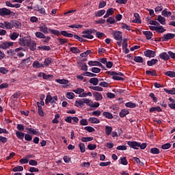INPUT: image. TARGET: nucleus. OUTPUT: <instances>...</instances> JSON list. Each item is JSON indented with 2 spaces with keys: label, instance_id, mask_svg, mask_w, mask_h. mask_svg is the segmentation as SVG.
Returning <instances> with one entry per match:
<instances>
[{
  "label": "nucleus",
  "instance_id": "f257e3e1",
  "mask_svg": "<svg viewBox=\"0 0 175 175\" xmlns=\"http://www.w3.org/2000/svg\"><path fill=\"white\" fill-rule=\"evenodd\" d=\"M75 94L79 95V98H87V96H92V93L88 92V93L84 92V90L82 88H77L72 90Z\"/></svg>",
  "mask_w": 175,
  "mask_h": 175
},
{
  "label": "nucleus",
  "instance_id": "f03ea898",
  "mask_svg": "<svg viewBox=\"0 0 175 175\" xmlns=\"http://www.w3.org/2000/svg\"><path fill=\"white\" fill-rule=\"evenodd\" d=\"M31 43H32V41L31 40V38L28 37L21 38L19 39V44H21V46H23L24 47H29Z\"/></svg>",
  "mask_w": 175,
  "mask_h": 175
},
{
  "label": "nucleus",
  "instance_id": "7ed1b4c3",
  "mask_svg": "<svg viewBox=\"0 0 175 175\" xmlns=\"http://www.w3.org/2000/svg\"><path fill=\"white\" fill-rule=\"evenodd\" d=\"M21 50H23L22 47L16 48L14 50L9 49L8 51H7V54L10 57H13V58L17 59V53H18V51H21Z\"/></svg>",
  "mask_w": 175,
  "mask_h": 175
},
{
  "label": "nucleus",
  "instance_id": "20e7f679",
  "mask_svg": "<svg viewBox=\"0 0 175 175\" xmlns=\"http://www.w3.org/2000/svg\"><path fill=\"white\" fill-rule=\"evenodd\" d=\"M12 14V11L6 8H3L0 9V16L1 17H6L7 16H10Z\"/></svg>",
  "mask_w": 175,
  "mask_h": 175
},
{
  "label": "nucleus",
  "instance_id": "39448f33",
  "mask_svg": "<svg viewBox=\"0 0 175 175\" xmlns=\"http://www.w3.org/2000/svg\"><path fill=\"white\" fill-rule=\"evenodd\" d=\"M175 38V34L172 33H167V34H164L162 37L163 42H167V40H170V39H174Z\"/></svg>",
  "mask_w": 175,
  "mask_h": 175
},
{
  "label": "nucleus",
  "instance_id": "423d86ee",
  "mask_svg": "<svg viewBox=\"0 0 175 175\" xmlns=\"http://www.w3.org/2000/svg\"><path fill=\"white\" fill-rule=\"evenodd\" d=\"M54 99V100H58V97L57 96H54L53 97L50 95V93H48L45 99V104L48 105V103H51V102Z\"/></svg>",
  "mask_w": 175,
  "mask_h": 175
},
{
  "label": "nucleus",
  "instance_id": "0eeeda50",
  "mask_svg": "<svg viewBox=\"0 0 175 175\" xmlns=\"http://www.w3.org/2000/svg\"><path fill=\"white\" fill-rule=\"evenodd\" d=\"M13 46V42H4L0 44V49L3 50H8L9 47H12Z\"/></svg>",
  "mask_w": 175,
  "mask_h": 175
},
{
  "label": "nucleus",
  "instance_id": "6e6552de",
  "mask_svg": "<svg viewBox=\"0 0 175 175\" xmlns=\"http://www.w3.org/2000/svg\"><path fill=\"white\" fill-rule=\"evenodd\" d=\"M91 32L92 31L90 29L83 31V38H85L86 39H94V36L91 35Z\"/></svg>",
  "mask_w": 175,
  "mask_h": 175
},
{
  "label": "nucleus",
  "instance_id": "1a4fd4ad",
  "mask_svg": "<svg viewBox=\"0 0 175 175\" xmlns=\"http://www.w3.org/2000/svg\"><path fill=\"white\" fill-rule=\"evenodd\" d=\"M144 54L145 57H148V58H154V57H155V51H151L150 49L145 51Z\"/></svg>",
  "mask_w": 175,
  "mask_h": 175
},
{
  "label": "nucleus",
  "instance_id": "9d476101",
  "mask_svg": "<svg viewBox=\"0 0 175 175\" xmlns=\"http://www.w3.org/2000/svg\"><path fill=\"white\" fill-rule=\"evenodd\" d=\"M113 38L118 42H122V33L121 31H116L113 33Z\"/></svg>",
  "mask_w": 175,
  "mask_h": 175
},
{
  "label": "nucleus",
  "instance_id": "9b49d317",
  "mask_svg": "<svg viewBox=\"0 0 175 175\" xmlns=\"http://www.w3.org/2000/svg\"><path fill=\"white\" fill-rule=\"evenodd\" d=\"M128 146L134 150H139V143L137 142H128Z\"/></svg>",
  "mask_w": 175,
  "mask_h": 175
},
{
  "label": "nucleus",
  "instance_id": "f8f14e48",
  "mask_svg": "<svg viewBox=\"0 0 175 175\" xmlns=\"http://www.w3.org/2000/svg\"><path fill=\"white\" fill-rule=\"evenodd\" d=\"M109 75L110 76H112L113 80H118V81L124 80V78L119 77L117 75V72L115 71L109 72Z\"/></svg>",
  "mask_w": 175,
  "mask_h": 175
},
{
  "label": "nucleus",
  "instance_id": "ddd939ff",
  "mask_svg": "<svg viewBox=\"0 0 175 175\" xmlns=\"http://www.w3.org/2000/svg\"><path fill=\"white\" fill-rule=\"evenodd\" d=\"M88 64L89 66H101V68H103V65L98 61H89Z\"/></svg>",
  "mask_w": 175,
  "mask_h": 175
},
{
  "label": "nucleus",
  "instance_id": "4468645a",
  "mask_svg": "<svg viewBox=\"0 0 175 175\" xmlns=\"http://www.w3.org/2000/svg\"><path fill=\"white\" fill-rule=\"evenodd\" d=\"M159 57L161 58V59H163L164 61H169V59H170V56L167 53H166V52H163L160 53Z\"/></svg>",
  "mask_w": 175,
  "mask_h": 175
},
{
  "label": "nucleus",
  "instance_id": "2eb2a0df",
  "mask_svg": "<svg viewBox=\"0 0 175 175\" xmlns=\"http://www.w3.org/2000/svg\"><path fill=\"white\" fill-rule=\"evenodd\" d=\"M113 14H114V8H111L107 10V13L103 17L104 18H108V17L113 16Z\"/></svg>",
  "mask_w": 175,
  "mask_h": 175
},
{
  "label": "nucleus",
  "instance_id": "dca6fc26",
  "mask_svg": "<svg viewBox=\"0 0 175 175\" xmlns=\"http://www.w3.org/2000/svg\"><path fill=\"white\" fill-rule=\"evenodd\" d=\"M93 96L95 98L96 100L98 101L102 100V99H103V96H102V94L97 92H93Z\"/></svg>",
  "mask_w": 175,
  "mask_h": 175
},
{
  "label": "nucleus",
  "instance_id": "f3484780",
  "mask_svg": "<svg viewBox=\"0 0 175 175\" xmlns=\"http://www.w3.org/2000/svg\"><path fill=\"white\" fill-rule=\"evenodd\" d=\"M134 17L135 19L133 20L132 23L135 24H142V21L140 20V16L137 13L134 14Z\"/></svg>",
  "mask_w": 175,
  "mask_h": 175
},
{
  "label": "nucleus",
  "instance_id": "a211bd4d",
  "mask_svg": "<svg viewBox=\"0 0 175 175\" xmlns=\"http://www.w3.org/2000/svg\"><path fill=\"white\" fill-rule=\"evenodd\" d=\"M157 21H159L161 25H166V18L161 15L157 16Z\"/></svg>",
  "mask_w": 175,
  "mask_h": 175
},
{
  "label": "nucleus",
  "instance_id": "6ab92c4d",
  "mask_svg": "<svg viewBox=\"0 0 175 175\" xmlns=\"http://www.w3.org/2000/svg\"><path fill=\"white\" fill-rule=\"evenodd\" d=\"M12 28L20 29V28H21V23L18 21L12 20Z\"/></svg>",
  "mask_w": 175,
  "mask_h": 175
},
{
  "label": "nucleus",
  "instance_id": "aec40b11",
  "mask_svg": "<svg viewBox=\"0 0 175 175\" xmlns=\"http://www.w3.org/2000/svg\"><path fill=\"white\" fill-rule=\"evenodd\" d=\"M33 68H35V69H38L39 68H44L43 64L40 63L38 61H34L32 64Z\"/></svg>",
  "mask_w": 175,
  "mask_h": 175
},
{
  "label": "nucleus",
  "instance_id": "412c9836",
  "mask_svg": "<svg viewBox=\"0 0 175 175\" xmlns=\"http://www.w3.org/2000/svg\"><path fill=\"white\" fill-rule=\"evenodd\" d=\"M39 29L41 32H43V33H49V28H47V26H46V25H42L40 26Z\"/></svg>",
  "mask_w": 175,
  "mask_h": 175
},
{
  "label": "nucleus",
  "instance_id": "4be33fe9",
  "mask_svg": "<svg viewBox=\"0 0 175 175\" xmlns=\"http://www.w3.org/2000/svg\"><path fill=\"white\" fill-rule=\"evenodd\" d=\"M37 106L38 107V114L40 117H44V112L43 111V108H42V106L39 103V102L37 103Z\"/></svg>",
  "mask_w": 175,
  "mask_h": 175
},
{
  "label": "nucleus",
  "instance_id": "5701e85b",
  "mask_svg": "<svg viewBox=\"0 0 175 175\" xmlns=\"http://www.w3.org/2000/svg\"><path fill=\"white\" fill-rule=\"evenodd\" d=\"M143 35L146 36V38L148 40H150V39H151L152 36V32L150 31H144L142 32Z\"/></svg>",
  "mask_w": 175,
  "mask_h": 175
},
{
  "label": "nucleus",
  "instance_id": "b1692460",
  "mask_svg": "<svg viewBox=\"0 0 175 175\" xmlns=\"http://www.w3.org/2000/svg\"><path fill=\"white\" fill-rule=\"evenodd\" d=\"M89 122H90L91 124H100V120H99V119H98L97 118H90L88 119Z\"/></svg>",
  "mask_w": 175,
  "mask_h": 175
},
{
  "label": "nucleus",
  "instance_id": "393cba45",
  "mask_svg": "<svg viewBox=\"0 0 175 175\" xmlns=\"http://www.w3.org/2000/svg\"><path fill=\"white\" fill-rule=\"evenodd\" d=\"M5 22V29H13V22L12 20Z\"/></svg>",
  "mask_w": 175,
  "mask_h": 175
},
{
  "label": "nucleus",
  "instance_id": "a878e982",
  "mask_svg": "<svg viewBox=\"0 0 175 175\" xmlns=\"http://www.w3.org/2000/svg\"><path fill=\"white\" fill-rule=\"evenodd\" d=\"M111 132H113V127L110 126H105V134L107 136H110L111 134Z\"/></svg>",
  "mask_w": 175,
  "mask_h": 175
},
{
  "label": "nucleus",
  "instance_id": "bb28decb",
  "mask_svg": "<svg viewBox=\"0 0 175 175\" xmlns=\"http://www.w3.org/2000/svg\"><path fill=\"white\" fill-rule=\"evenodd\" d=\"M60 35H62L65 38H73V34L68 33V31H62L60 32Z\"/></svg>",
  "mask_w": 175,
  "mask_h": 175
},
{
  "label": "nucleus",
  "instance_id": "cd10ccee",
  "mask_svg": "<svg viewBox=\"0 0 175 175\" xmlns=\"http://www.w3.org/2000/svg\"><path fill=\"white\" fill-rule=\"evenodd\" d=\"M89 83H90V84H93V85H98V83H99V79H98V78H91L89 81Z\"/></svg>",
  "mask_w": 175,
  "mask_h": 175
},
{
  "label": "nucleus",
  "instance_id": "c85d7f7f",
  "mask_svg": "<svg viewBox=\"0 0 175 175\" xmlns=\"http://www.w3.org/2000/svg\"><path fill=\"white\" fill-rule=\"evenodd\" d=\"M50 64H51V58L50 57L46 58L44 61V64H42L43 68L44 67L47 68V66H49Z\"/></svg>",
  "mask_w": 175,
  "mask_h": 175
},
{
  "label": "nucleus",
  "instance_id": "c756f323",
  "mask_svg": "<svg viewBox=\"0 0 175 175\" xmlns=\"http://www.w3.org/2000/svg\"><path fill=\"white\" fill-rule=\"evenodd\" d=\"M129 113V111L128 109H122L120 112V117L121 118H124L126 117V116H128V113Z\"/></svg>",
  "mask_w": 175,
  "mask_h": 175
},
{
  "label": "nucleus",
  "instance_id": "7c9ffc66",
  "mask_svg": "<svg viewBox=\"0 0 175 175\" xmlns=\"http://www.w3.org/2000/svg\"><path fill=\"white\" fill-rule=\"evenodd\" d=\"M156 32H157V33H163V32H166V29H164L163 26L159 25L157 26Z\"/></svg>",
  "mask_w": 175,
  "mask_h": 175
},
{
  "label": "nucleus",
  "instance_id": "2f4dec72",
  "mask_svg": "<svg viewBox=\"0 0 175 175\" xmlns=\"http://www.w3.org/2000/svg\"><path fill=\"white\" fill-rule=\"evenodd\" d=\"M75 106L77 107H82L83 106H84V101H83V98L82 99H81V100H77L76 102H75Z\"/></svg>",
  "mask_w": 175,
  "mask_h": 175
},
{
  "label": "nucleus",
  "instance_id": "473e14b6",
  "mask_svg": "<svg viewBox=\"0 0 175 175\" xmlns=\"http://www.w3.org/2000/svg\"><path fill=\"white\" fill-rule=\"evenodd\" d=\"M103 116H104V117H105V118H108V120H111L113 118V114H111V113L107 112V111L103 112Z\"/></svg>",
  "mask_w": 175,
  "mask_h": 175
},
{
  "label": "nucleus",
  "instance_id": "72a5a7b5",
  "mask_svg": "<svg viewBox=\"0 0 175 175\" xmlns=\"http://www.w3.org/2000/svg\"><path fill=\"white\" fill-rule=\"evenodd\" d=\"M18 36H20V33L17 32H13L11 35H10V38L12 40H16Z\"/></svg>",
  "mask_w": 175,
  "mask_h": 175
},
{
  "label": "nucleus",
  "instance_id": "f704fd0d",
  "mask_svg": "<svg viewBox=\"0 0 175 175\" xmlns=\"http://www.w3.org/2000/svg\"><path fill=\"white\" fill-rule=\"evenodd\" d=\"M35 35L38 39H44V38H46V36L40 31L36 32Z\"/></svg>",
  "mask_w": 175,
  "mask_h": 175
},
{
  "label": "nucleus",
  "instance_id": "c9c22d12",
  "mask_svg": "<svg viewBox=\"0 0 175 175\" xmlns=\"http://www.w3.org/2000/svg\"><path fill=\"white\" fill-rule=\"evenodd\" d=\"M161 14L164 17H170V16H172V12H167V9L165 8L163 10V11H162Z\"/></svg>",
  "mask_w": 175,
  "mask_h": 175
},
{
  "label": "nucleus",
  "instance_id": "e433bc0d",
  "mask_svg": "<svg viewBox=\"0 0 175 175\" xmlns=\"http://www.w3.org/2000/svg\"><path fill=\"white\" fill-rule=\"evenodd\" d=\"M158 62V59H152L150 61L147 62L148 66H152L153 65H155Z\"/></svg>",
  "mask_w": 175,
  "mask_h": 175
},
{
  "label": "nucleus",
  "instance_id": "4c0bfd02",
  "mask_svg": "<svg viewBox=\"0 0 175 175\" xmlns=\"http://www.w3.org/2000/svg\"><path fill=\"white\" fill-rule=\"evenodd\" d=\"M16 136L20 140H23L24 139L25 134L23 132L16 131Z\"/></svg>",
  "mask_w": 175,
  "mask_h": 175
},
{
  "label": "nucleus",
  "instance_id": "58836bf2",
  "mask_svg": "<svg viewBox=\"0 0 175 175\" xmlns=\"http://www.w3.org/2000/svg\"><path fill=\"white\" fill-rule=\"evenodd\" d=\"M94 140V137H83L81 138V142H83V143H87V142H92Z\"/></svg>",
  "mask_w": 175,
  "mask_h": 175
},
{
  "label": "nucleus",
  "instance_id": "ea45409f",
  "mask_svg": "<svg viewBox=\"0 0 175 175\" xmlns=\"http://www.w3.org/2000/svg\"><path fill=\"white\" fill-rule=\"evenodd\" d=\"M134 61L135 62H137L138 64H143V57H140V56H135L134 57Z\"/></svg>",
  "mask_w": 175,
  "mask_h": 175
},
{
  "label": "nucleus",
  "instance_id": "a19ab883",
  "mask_svg": "<svg viewBox=\"0 0 175 175\" xmlns=\"http://www.w3.org/2000/svg\"><path fill=\"white\" fill-rule=\"evenodd\" d=\"M55 81L59 84H69V81L66 79H55Z\"/></svg>",
  "mask_w": 175,
  "mask_h": 175
},
{
  "label": "nucleus",
  "instance_id": "79ce46f5",
  "mask_svg": "<svg viewBox=\"0 0 175 175\" xmlns=\"http://www.w3.org/2000/svg\"><path fill=\"white\" fill-rule=\"evenodd\" d=\"M126 107H129L130 109H135L136 107V104L132 102H129L125 104Z\"/></svg>",
  "mask_w": 175,
  "mask_h": 175
},
{
  "label": "nucleus",
  "instance_id": "37998d69",
  "mask_svg": "<svg viewBox=\"0 0 175 175\" xmlns=\"http://www.w3.org/2000/svg\"><path fill=\"white\" fill-rule=\"evenodd\" d=\"M105 13H106V10H98L96 13V17H102Z\"/></svg>",
  "mask_w": 175,
  "mask_h": 175
},
{
  "label": "nucleus",
  "instance_id": "c03bdc74",
  "mask_svg": "<svg viewBox=\"0 0 175 175\" xmlns=\"http://www.w3.org/2000/svg\"><path fill=\"white\" fill-rule=\"evenodd\" d=\"M49 32H51V33H53V35H56L57 36H59V35H61V32H59V30L49 29Z\"/></svg>",
  "mask_w": 175,
  "mask_h": 175
},
{
  "label": "nucleus",
  "instance_id": "a18cd8bd",
  "mask_svg": "<svg viewBox=\"0 0 175 175\" xmlns=\"http://www.w3.org/2000/svg\"><path fill=\"white\" fill-rule=\"evenodd\" d=\"M29 62V58L24 59L21 62L20 66L22 67L27 66V64H28Z\"/></svg>",
  "mask_w": 175,
  "mask_h": 175
},
{
  "label": "nucleus",
  "instance_id": "49530a36",
  "mask_svg": "<svg viewBox=\"0 0 175 175\" xmlns=\"http://www.w3.org/2000/svg\"><path fill=\"white\" fill-rule=\"evenodd\" d=\"M83 76H86L87 77H96V75L90 72H85L82 74Z\"/></svg>",
  "mask_w": 175,
  "mask_h": 175
},
{
  "label": "nucleus",
  "instance_id": "de8ad7c7",
  "mask_svg": "<svg viewBox=\"0 0 175 175\" xmlns=\"http://www.w3.org/2000/svg\"><path fill=\"white\" fill-rule=\"evenodd\" d=\"M165 76H168V77H175V72L174 71H167L165 72Z\"/></svg>",
  "mask_w": 175,
  "mask_h": 175
},
{
  "label": "nucleus",
  "instance_id": "09e8293b",
  "mask_svg": "<svg viewBox=\"0 0 175 175\" xmlns=\"http://www.w3.org/2000/svg\"><path fill=\"white\" fill-rule=\"evenodd\" d=\"M160 151L158 149V148H152L150 149V154H159Z\"/></svg>",
  "mask_w": 175,
  "mask_h": 175
},
{
  "label": "nucleus",
  "instance_id": "8fccbe9b",
  "mask_svg": "<svg viewBox=\"0 0 175 175\" xmlns=\"http://www.w3.org/2000/svg\"><path fill=\"white\" fill-rule=\"evenodd\" d=\"M90 89L93 90V91H99V92L103 91V88L100 86H92L90 87Z\"/></svg>",
  "mask_w": 175,
  "mask_h": 175
},
{
  "label": "nucleus",
  "instance_id": "3c124183",
  "mask_svg": "<svg viewBox=\"0 0 175 175\" xmlns=\"http://www.w3.org/2000/svg\"><path fill=\"white\" fill-rule=\"evenodd\" d=\"M23 170L24 167H23V166L21 165L14 167L12 170V171L14 172H23Z\"/></svg>",
  "mask_w": 175,
  "mask_h": 175
},
{
  "label": "nucleus",
  "instance_id": "603ef678",
  "mask_svg": "<svg viewBox=\"0 0 175 175\" xmlns=\"http://www.w3.org/2000/svg\"><path fill=\"white\" fill-rule=\"evenodd\" d=\"M164 91L167 94H170V95H175V88H172V90H167V89H164Z\"/></svg>",
  "mask_w": 175,
  "mask_h": 175
},
{
  "label": "nucleus",
  "instance_id": "864d4df0",
  "mask_svg": "<svg viewBox=\"0 0 175 175\" xmlns=\"http://www.w3.org/2000/svg\"><path fill=\"white\" fill-rule=\"evenodd\" d=\"M120 163L122 165H128V160H126V157H121L120 158Z\"/></svg>",
  "mask_w": 175,
  "mask_h": 175
},
{
  "label": "nucleus",
  "instance_id": "5fc2aeb1",
  "mask_svg": "<svg viewBox=\"0 0 175 175\" xmlns=\"http://www.w3.org/2000/svg\"><path fill=\"white\" fill-rule=\"evenodd\" d=\"M29 46H30L29 49L31 51H35V50H36V42H33L30 44Z\"/></svg>",
  "mask_w": 175,
  "mask_h": 175
},
{
  "label": "nucleus",
  "instance_id": "6e6d98bb",
  "mask_svg": "<svg viewBox=\"0 0 175 175\" xmlns=\"http://www.w3.org/2000/svg\"><path fill=\"white\" fill-rule=\"evenodd\" d=\"M172 147V144L170 143H167L161 146V148L163 150H169Z\"/></svg>",
  "mask_w": 175,
  "mask_h": 175
},
{
  "label": "nucleus",
  "instance_id": "4d7b16f0",
  "mask_svg": "<svg viewBox=\"0 0 175 175\" xmlns=\"http://www.w3.org/2000/svg\"><path fill=\"white\" fill-rule=\"evenodd\" d=\"M84 130L85 131H87L88 132H95V129H94V127L92 126H85L84 127Z\"/></svg>",
  "mask_w": 175,
  "mask_h": 175
},
{
  "label": "nucleus",
  "instance_id": "13d9d810",
  "mask_svg": "<svg viewBox=\"0 0 175 175\" xmlns=\"http://www.w3.org/2000/svg\"><path fill=\"white\" fill-rule=\"evenodd\" d=\"M26 131H29V133L32 135H36L38 133V131L32 128H26Z\"/></svg>",
  "mask_w": 175,
  "mask_h": 175
},
{
  "label": "nucleus",
  "instance_id": "bf43d9fd",
  "mask_svg": "<svg viewBox=\"0 0 175 175\" xmlns=\"http://www.w3.org/2000/svg\"><path fill=\"white\" fill-rule=\"evenodd\" d=\"M70 50L73 53V54H79V53H80V50L78 49L77 47H71Z\"/></svg>",
  "mask_w": 175,
  "mask_h": 175
},
{
  "label": "nucleus",
  "instance_id": "052dcab7",
  "mask_svg": "<svg viewBox=\"0 0 175 175\" xmlns=\"http://www.w3.org/2000/svg\"><path fill=\"white\" fill-rule=\"evenodd\" d=\"M79 147L80 148L81 152H85V145L83 143H80L79 144Z\"/></svg>",
  "mask_w": 175,
  "mask_h": 175
},
{
  "label": "nucleus",
  "instance_id": "680f3d73",
  "mask_svg": "<svg viewBox=\"0 0 175 175\" xmlns=\"http://www.w3.org/2000/svg\"><path fill=\"white\" fill-rule=\"evenodd\" d=\"M146 75H150V76H157V71L155 70H146Z\"/></svg>",
  "mask_w": 175,
  "mask_h": 175
},
{
  "label": "nucleus",
  "instance_id": "e2e57ef3",
  "mask_svg": "<svg viewBox=\"0 0 175 175\" xmlns=\"http://www.w3.org/2000/svg\"><path fill=\"white\" fill-rule=\"evenodd\" d=\"M83 100V104L85 103L87 105V106H91V103L92 102V100H90L88 98H82Z\"/></svg>",
  "mask_w": 175,
  "mask_h": 175
},
{
  "label": "nucleus",
  "instance_id": "0e129e2a",
  "mask_svg": "<svg viewBox=\"0 0 175 175\" xmlns=\"http://www.w3.org/2000/svg\"><path fill=\"white\" fill-rule=\"evenodd\" d=\"M102 114V111L97 110V111H94L92 112V116H94L95 117H99Z\"/></svg>",
  "mask_w": 175,
  "mask_h": 175
},
{
  "label": "nucleus",
  "instance_id": "69168bd1",
  "mask_svg": "<svg viewBox=\"0 0 175 175\" xmlns=\"http://www.w3.org/2000/svg\"><path fill=\"white\" fill-rule=\"evenodd\" d=\"M79 124L80 125L87 126L88 125V121L87 120V119H82L79 121Z\"/></svg>",
  "mask_w": 175,
  "mask_h": 175
},
{
  "label": "nucleus",
  "instance_id": "338daca9",
  "mask_svg": "<svg viewBox=\"0 0 175 175\" xmlns=\"http://www.w3.org/2000/svg\"><path fill=\"white\" fill-rule=\"evenodd\" d=\"M91 71L93 73H100V68H98V67H93L91 68Z\"/></svg>",
  "mask_w": 175,
  "mask_h": 175
},
{
  "label": "nucleus",
  "instance_id": "774afa93",
  "mask_svg": "<svg viewBox=\"0 0 175 175\" xmlns=\"http://www.w3.org/2000/svg\"><path fill=\"white\" fill-rule=\"evenodd\" d=\"M66 98H68V99H73V98H75V94L73 92H68L66 94Z\"/></svg>",
  "mask_w": 175,
  "mask_h": 175
}]
</instances>
